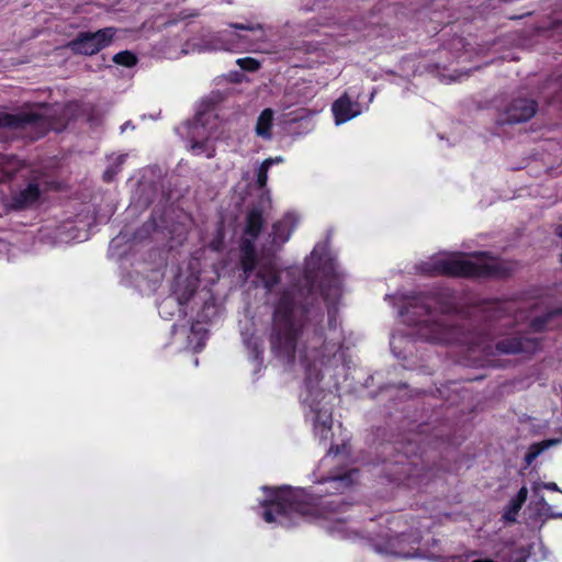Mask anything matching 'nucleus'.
<instances>
[{
	"label": "nucleus",
	"mask_w": 562,
	"mask_h": 562,
	"mask_svg": "<svg viewBox=\"0 0 562 562\" xmlns=\"http://www.w3.org/2000/svg\"><path fill=\"white\" fill-rule=\"evenodd\" d=\"M316 249L311 254L305 270L307 289L285 288L271 301L272 322L269 335L271 352L280 361L292 364L295 360L300 337L310 327L319 338L323 311L314 292L317 284L324 300L328 302V317L331 325L336 312V303L341 296L339 282L334 274L333 263L324 267L325 280H318L319 273L314 272Z\"/></svg>",
	"instance_id": "1"
},
{
	"label": "nucleus",
	"mask_w": 562,
	"mask_h": 562,
	"mask_svg": "<svg viewBox=\"0 0 562 562\" xmlns=\"http://www.w3.org/2000/svg\"><path fill=\"white\" fill-rule=\"evenodd\" d=\"M454 294L448 290L422 295L414 303L413 314L423 316L417 321V335L423 339L438 344H461L471 350L486 355L493 353V337L496 335L494 321L501 319L497 304L484 310H475L470 318L461 321L448 316L456 310Z\"/></svg>",
	"instance_id": "2"
},
{
	"label": "nucleus",
	"mask_w": 562,
	"mask_h": 562,
	"mask_svg": "<svg viewBox=\"0 0 562 562\" xmlns=\"http://www.w3.org/2000/svg\"><path fill=\"white\" fill-rule=\"evenodd\" d=\"M269 496L261 505L265 507L262 518L267 522L277 521L284 527H291L299 518H311L318 514L316 498L307 495L303 490L277 491L263 486Z\"/></svg>",
	"instance_id": "3"
},
{
	"label": "nucleus",
	"mask_w": 562,
	"mask_h": 562,
	"mask_svg": "<svg viewBox=\"0 0 562 562\" xmlns=\"http://www.w3.org/2000/svg\"><path fill=\"white\" fill-rule=\"evenodd\" d=\"M427 271L453 277L505 278L512 273L513 268L505 261L479 255L473 259H465L461 256L437 259L432 268Z\"/></svg>",
	"instance_id": "4"
},
{
	"label": "nucleus",
	"mask_w": 562,
	"mask_h": 562,
	"mask_svg": "<svg viewBox=\"0 0 562 562\" xmlns=\"http://www.w3.org/2000/svg\"><path fill=\"white\" fill-rule=\"evenodd\" d=\"M49 122L46 116L33 111L16 114L0 112V127L31 140L43 137L50 128Z\"/></svg>",
	"instance_id": "5"
},
{
	"label": "nucleus",
	"mask_w": 562,
	"mask_h": 562,
	"mask_svg": "<svg viewBox=\"0 0 562 562\" xmlns=\"http://www.w3.org/2000/svg\"><path fill=\"white\" fill-rule=\"evenodd\" d=\"M115 34L114 27H104L95 32H79L67 44V47L76 55L92 56L108 47L113 42Z\"/></svg>",
	"instance_id": "6"
},
{
	"label": "nucleus",
	"mask_w": 562,
	"mask_h": 562,
	"mask_svg": "<svg viewBox=\"0 0 562 562\" xmlns=\"http://www.w3.org/2000/svg\"><path fill=\"white\" fill-rule=\"evenodd\" d=\"M538 103L532 99H514L504 112L503 123L519 124L529 121L535 116Z\"/></svg>",
	"instance_id": "7"
},
{
	"label": "nucleus",
	"mask_w": 562,
	"mask_h": 562,
	"mask_svg": "<svg viewBox=\"0 0 562 562\" xmlns=\"http://www.w3.org/2000/svg\"><path fill=\"white\" fill-rule=\"evenodd\" d=\"M211 105L212 104L209 101H203L201 103V108H204V109H200L196 112L194 120L189 121L187 123V126H188L189 133H190V137H191V150L195 154H201L202 151L206 150L207 138L198 140V139H195V137L203 136L199 130H200V127L204 128L206 121L211 116V113L209 112Z\"/></svg>",
	"instance_id": "8"
},
{
	"label": "nucleus",
	"mask_w": 562,
	"mask_h": 562,
	"mask_svg": "<svg viewBox=\"0 0 562 562\" xmlns=\"http://www.w3.org/2000/svg\"><path fill=\"white\" fill-rule=\"evenodd\" d=\"M539 348V341L533 338L507 337L495 344L498 353H532Z\"/></svg>",
	"instance_id": "9"
},
{
	"label": "nucleus",
	"mask_w": 562,
	"mask_h": 562,
	"mask_svg": "<svg viewBox=\"0 0 562 562\" xmlns=\"http://www.w3.org/2000/svg\"><path fill=\"white\" fill-rule=\"evenodd\" d=\"M235 45V41L227 37L225 32H211L200 37L195 47L199 52L206 50H231Z\"/></svg>",
	"instance_id": "10"
},
{
	"label": "nucleus",
	"mask_w": 562,
	"mask_h": 562,
	"mask_svg": "<svg viewBox=\"0 0 562 562\" xmlns=\"http://www.w3.org/2000/svg\"><path fill=\"white\" fill-rule=\"evenodd\" d=\"M312 411L315 413L314 417V430L321 440H327L331 430L333 418L331 411L327 407H318L312 401L310 403Z\"/></svg>",
	"instance_id": "11"
},
{
	"label": "nucleus",
	"mask_w": 562,
	"mask_h": 562,
	"mask_svg": "<svg viewBox=\"0 0 562 562\" xmlns=\"http://www.w3.org/2000/svg\"><path fill=\"white\" fill-rule=\"evenodd\" d=\"M333 113L336 124H342L360 113L359 104L352 102L347 94L341 95L333 103Z\"/></svg>",
	"instance_id": "12"
},
{
	"label": "nucleus",
	"mask_w": 562,
	"mask_h": 562,
	"mask_svg": "<svg viewBox=\"0 0 562 562\" xmlns=\"http://www.w3.org/2000/svg\"><path fill=\"white\" fill-rule=\"evenodd\" d=\"M202 302L201 310L198 313V322L196 324H192L191 330L192 333H200V324L211 322L218 314V306L211 295L209 291H206L203 295H199Z\"/></svg>",
	"instance_id": "13"
},
{
	"label": "nucleus",
	"mask_w": 562,
	"mask_h": 562,
	"mask_svg": "<svg viewBox=\"0 0 562 562\" xmlns=\"http://www.w3.org/2000/svg\"><path fill=\"white\" fill-rule=\"evenodd\" d=\"M41 191L37 183H29L23 190L14 193L11 199V206L14 210H23L32 206L40 199Z\"/></svg>",
	"instance_id": "14"
},
{
	"label": "nucleus",
	"mask_w": 562,
	"mask_h": 562,
	"mask_svg": "<svg viewBox=\"0 0 562 562\" xmlns=\"http://www.w3.org/2000/svg\"><path fill=\"white\" fill-rule=\"evenodd\" d=\"M196 289L198 280L187 279L182 283H178L173 291L175 299L172 300L177 303L179 312L182 313L184 316L187 315V311L182 307L194 297V295L196 294Z\"/></svg>",
	"instance_id": "15"
},
{
	"label": "nucleus",
	"mask_w": 562,
	"mask_h": 562,
	"mask_svg": "<svg viewBox=\"0 0 562 562\" xmlns=\"http://www.w3.org/2000/svg\"><path fill=\"white\" fill-rule=\"evenodd\" d=\"M256 277L259 280L256 286L261 285L270 295L273 294L274 286L281 280L280 271L272 265H261L257 270Z\"/></svg>",
	"instance_id": "16"
},
{
	"label": "nucleus",
	"mask_w": 562,
	"mask_h": 562,
	"mask_svg": "<svg viewBox=\"0 0 562 562\" xmlns=\"http://www.w3.org/2000/svg\"><path fill=\"white\" fill-rule=\"evenodd\" d=\"M262 225V211L258 207L251 209L246 216V226L244 229V237L241 240L251 239V244L255 245V240L261 233Z\"/></svg>",
	"instance_id": "17"
},
{
	"label": "nucleus",
	"mask_w": 562,
	"mask_h": 562,
	"mask_svg": "<svg viewBox=\"0 0 562 562\" xmlns=\"http://www.w3.org/2000/svg\"><path fill=\"white\" fill-rule=\"evenodd\" d=\"M240 249L243 252L240 266L245 274V278L248 279L250 274L255 271L257 266L255 245L251 244V239L241 240Z\"/></svg>",
	"instance_id": "18"
},
{
	"label": "nucleus",
	"mask_w": 562,
	"mask_h": 562,
	"mask_svg": "<svg viewBox=\"0 0 562 562\" xmlns=\"http://www.w3.org/2000/svg\"><path fill=\"white\" fill-rule=\"evenodd\" d=\"M527 494H528L527 487L522 486L518 491L517 495L510 499L507 510L503 515L504 520H506L508 522L516 521V515L520 510L522 504L526 502Z\"/></svg>",
	"instance_id": "19"
},
{
	"label": "nucleus",
	"mask_w": 562,
	"mask_h": 562,
	"mask_svg": "<svg viewBox=\"0 0 562 562\" xmlns=\"http://www.w3.org/2000/svg\"><path fill=\"white\" fill-rule=\"evenodd\" d=\"M22 168V162L14 156L0 154V181L11 178Z\"/></svg>",
	"instance_id": "20"
},
{
	"label": "nucleus",
	"mask_w": 562,
	"mask_h": 562,
	"mask_svg": "<svg viewBox=\"0 0 562 562\" xmlns=\"http://www.w3.org/2000/svg\"><path fill=\"white\" fill-rule=\"evenodd\" d=\"M273 120V111L265 109L257 119L256 133L258 136L270 139L272 137L271 126Z\"/></svg>",
	"instance_id": "21"
},
{
	"label": "nucleus",
	"mask_w": 562,
	"mask_h": 562,
	"mask_svg": "<svg viewBox=\"0 0 562 562\" xmlns=\"http://www.w3.org/2000/svg\"><path fill=\"white\" fill-rule=\"evenodd\" d=\"M561 442V439H548L541 442L532 443L529 447L528 452L525 456V463L527 467L531 465L537 457L550 447L557 446Z\"/></svg>",
	"instance_id": "22"
},
{
	"label": "nucleus",
	"mask_w": 562,
	"mask_h": 562,
	"mask_svg": "<svg viewBox=\"0 0 562 562\" xmlns=\"http://www.w3.org/2000/svg\"><path fill=\"white\" fill-rule=\"evenodd\" d=\"M292 233L290 227V217H284L282 221L276 223L272 227L273 243L283 244L285 243Z\"/></svg>",
	"instance_id": "23"
},
{
	"label": "nucleus",
	"mask_w": 562,
	"mask_h": 562,
	"mask_svg": "<svg viewBox=\"0 0 562 562\" xmlns=\"http://www.w3.org/2000/svg\"><path fill=\"white\" fill-rule=\"evenodd\" d=\"M241 335L246 348L249 350L255 360H259L262 355V345L260 339L255 335L254 331H243Z\"/></svg>",
	"instance_id": "24"
},
{
	"label": "nucleus",
	"mask_w": 562,
	"mask_h": 562,
	"mask_svg": "<svg viewBox=\"0 0 562 562\" xmlns=\"http://www.w3.org/2000/svg\"><path fill=\"white\" fill-rule=\"evenodd\" d=\"M562 314V307H559V308H554V310H550L548 311L547 313H544L543 315L539 316V317H536L531 321L530 323V327L535 330V331H541L546 328V326L548 325V323L557 315H561Z\"/></svg>",
	"instance_id": "25"
},
{
	"label": "nucleus",
	"mask_w": 562,
	"mask_h": 562,
	"mask_svg": "<svg viewBox=\"0 0 562 562\" xmlns=\"http://www.w3.org/2000/svg\"><path fill=\"white\" fill-rule=\"evenodd\" d=\"M113 61L125 67H133L137 63V57L130 50H123L113 56Z\"/></svg>",
	"instance_id": "26"
},
{
	"label": "nucleus",
	"mask_w": 562,
	"mask_h": 562,
	"mask_svg": "<svg viewBox=\"0 0 562 562\" xmlns=\"http://www.w3.org/2000/svg\"><path fill=\"white\" fill-rule=\"evenodd\" d=\"M272 166L271 160H263L257 170V186L259 189H263L268 181V170Z\"/></svg>",
	"instance_id": "27"
},
{
	"label": "nucleus",
	"mask_w": 562,
	"mask_h": 562,
	"mask_svg": "<svg viewBox=\"0 0 562 562\" xmlns=\"http://www.w3.org/2000/svg\"><path fill=\"white\" fill-rule=\"evenodd\" d=\"M236 64L246 71H257L260 68V63L251 57L239 58Z\"/></svg>",
	"instance_id": "28"
},
{
	"label": "nucleus",
	"mask_w": 562,
	"mask_h": 562,
	"mask_svg": "<svg viewBox=\"0 0 562 562\" xmlns=\"http://www.w3.org/2000/svg\"><path fill=\"white\" fill-rule=\"evenodd\" d=\"M124 156L121 155L116 158V164L113 166V167H110L109 169H106L103 173V180L109 182L111 180H113V178L115 177V175L119 172V169L121 167V165L124 162Z\"/></svg>",
	"instance_id": "29"
},
{
	"label": "nucleus",
	"mask_w": 562,
	"mask_h": 562,
	"mask_svg": "<svg viewBox=\"0 0 562 562\" xmlns=\"http://www.w3.org/2000/svg\"><path fill=\"white\" fill-rule=\"evenodd\" d=\"M286 116V122L285 123H296L297 121L300 120H303L305 117H310L311 116V112L306 109H300L295 112H291V113H288L285 114Z\"/></svg>",
	"instance_id": "30"
},
{
	"label": "nucleus",
	"mask_w": 562,
	"mask_h": 562,
	"mask_svg": "<svg viewBox=\"0 0 562 562\" xmlns=\"http://www.w3.org/2000/svg\"><path fill=\"white\" fill-rule=\"evenodd\" d=\"M412 467L411 464H406L402 468V470L400 472H397V480H404V479H409L413 473H412Z\"/></svg>",
	"instance_id": "31"
},
{
	"label": "nucleus",
	"mask_w": 562,
	"mask_h": 562,
	"mask_svg": "<svg viewBox=\"0 0 562 562\" xmlns=\"http://www.w3.org/2000/svg\"><path fill=\"white\" fill-rule=\"evenodd\" d=\"M173 305H175V301L172 299H167V300L162 301V303L160 304V314L171 315L170 307H172Z\"/></svg>",
	"instance_id": "32"
},
{
	"label": "nucleus",
	"mask_w": 562,
	"mask_h": 562,
	"mask_svg": "<svg viewBox=\"0 0 562 562\" xmlns=\"http://www.w3.org/2000/svg\"><path fill=\"white\" fill-rule=\"evenodd\" d=\"M333 481H339L341 484H344L345 486H348L350 485L351 483V472L349 473H346L344 475H339V476H334L331 477Z\"/></svg>",
	"instance_id": "33"
},
{
	"label": "nucleus",
	"mask_w": 562,
	"mask_h": 562,
	"mask_svg": "<svg viewBox=\"0 0 562 562\" xmlns=\"http://www.w3.org/2000/svg\"><path fill=\"white\" fill-rule=\"evenodd\" d=\"M404 533L396 535L390 542L391 549L394 553L400 554L401 552L396 550L395 542L400 543L404 539Z\"/></svg>",
	"instance_id": "34"
},
{
	"label": "nucleus",
	"mask_w": 562,
	"mask_h": 562,
	"mask_svg": "<svg viewBox=\"0 0 562 562\" xmlns=\"http://www.w3.org/2000/svg\"><path fill=\"white\" fill-rule=\"evenodd\" d=\"M541 486L546 490H550V491H554V492L560 491L557 483H554V482L543 483Z\"/></svg>",
	"instance_id": "35"
},
{
	"label": "nucleus",
	"mask_w": 562,
	"mask_h": 562,
	"mask_svg": "<svg viewBox=\"0 0 562 562\" xmlns=\"http://www.w3.org/2000/svg\"><path fill=\"white\" fill-rule=\"evenodd\" d=\"M261 29H262L261 24H256V25L244 24V31H255V30H261Z\"/></svg>",
	"instance_id": "36"
},
{
	"label": "nucleus",
	"mask_w": 562,
	"mask_h": 562,
	"mask_svg": "<svg viewBox=\"0 0 562 562\" xmlns=\"http://www.w3.org/2000/svg\"><path fill=\"white\" fill-rule=\"evenodd\" d=\"M340 452L339 446H331L328 450V454H335L337 456Z\"/></svg>",
	"instance_id": "37"
},
{
	"label": "nucleus",
	"mask_w": 562,
	"mask_h": 562,
	"mask_svg": "<svg viewBox=\"0 0 562 562\" xmlns=\"http://www.w3.org/2000/svg\"><path fill=\"white\" fill-rule=\"evenodd\" d=\"M540 504L542 505V508L546 512H550L551 510V506L547 504V502L544 501L543 496H540Z\"/></svg>",
	"instance_id": "38"
},
{
	"label": "nucleus",
	"mask_w": 562,
	"mask_h": 562,
	"mask_svg": "<svg viewBox=\"0 0 562 562\" xmlns=\"http://www.w3.org/2000/svg\"><path fill=\"white\" fill-rule=\"evenodd\" d=\"M205 151H206V157L207 158H213L215 156V148L214 147H212V148H207L206 147Z\"/></svg>",
	"instance_id": "39"
},
{
	"label": "nucleus",
	"mask_w": 562,
	"mask_h": 562,
	"mask_svg": "<svg viewBox=\"0 0 562 562\" xmlns=\"http://www.w3.org/2000/svg\"><path fill=\"white\" fill-rule=\"evenodd\" d=\"M229 26L235 30H243L244 31V24L241 23H231Z\"/></svg>",
	"instance_id": "40"
},
{
	"label": "nucleus",
	"mask_w": 562,
	"mask_h": 562,
	"mask_svg": "<svg viewBox=\"0 0 562 562\" xmlns=\"http://www.w3.org/2000/svg\"><path fill=\"white\" fill-rule=\"evenodd\" d=\"M267 160H271L272 165L282 162V158L281 157L268 158Z\"/></svg>",
	"instance_id": "41"
},
{
	"label": "nucleus",
	"mask_w": 562,
	"mask_h": 562,
	"mask_svg": "<svg viewBox=\"0 0 562 562\" xmlns=\"http://www.w3.org/2000/svg\"><path fill=\"white\" fill-rule=\"evenodd\" d=\"M316 360H318L322 364H325L326 362H328L329 359L325 358V356H322V357H319V359H316V358L314 359V361H316Z\"/></svg>",
	"instance_id": "42"
},
{
	"label": "nucleus",
	"mask_w": 562,
	"mask_h": 562,
	"mask_svg": "<svg viewBox=\"0 0 562 562\" xmlns=\"http://www.w3.org/2000/svg\"><path fill=\"white\" fill-rule=\"evenodd\" d=\"M549 517L551 518H562V513H558V514H553V513H550V514H547Z\"/></svg>",
	"instance_id": "43"
},
{
	"label": "nucleus",
	"mask_w": 562,
	"mask_h": 562,
	"mask_svg": "<svg viewBox=\"0 0 562 562\" xmlns=\"http://www.w3.org/2000/svg\"><path fill=\"white\" fill-rule=\"evenodd\" d=\"M88 121L92 124V125H97L99 124L100 122H94V117L91 115L88 117Z\"/></svg>",
	"instance_id": "44"
},
{
	"label": "nucleus",
	"mask_w": 562,
	"mask_h": 562,
	"mask_svg": "<svg viewBox=\"0 0 562 562\" xmlns=\"http://www.w3.org/2000/svg\"><path fill=\"white\" fill-rule=\"evenodd\" d=\"M558 234H559L560 237H562V227L558 228Z\"/></svg>",
	"instance_id": "45"
},
{
	"label": "nucleus",
	"mask_w": 562,
	"mask_h": 562,
	"mask_svg": "<svg viewBox=\"0 0 562 562\" xmlns=\"http://www.w3.org/2000/svg\"><path fill=\"white\" fill-rule=\"evenodd\" d=\"M319 394H322V400H324L327 396V394H325L323 392H321Z\"/></svg>",
	"instance_id": "46"
}]
</instances>
